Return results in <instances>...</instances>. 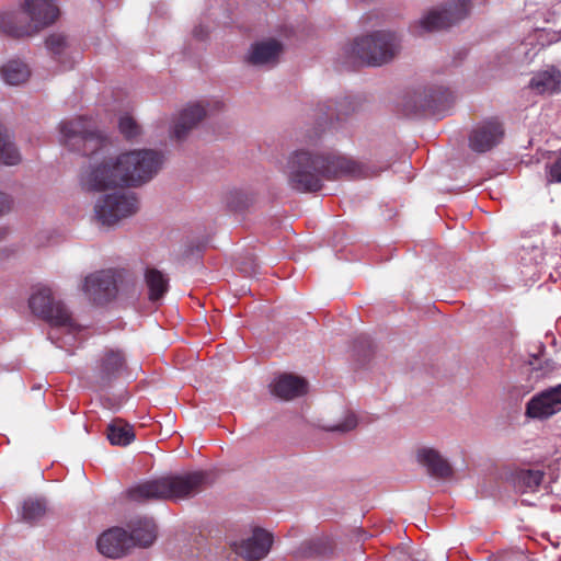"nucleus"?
<instances>
[{
    "label": "nucleus",
    "instance_id": "obj_7",
    "mask_svg": "<svg viewBox=\"0 0 561 561\" xmlns=\"http://www.w3.org/2000/svg\"><path fill=\"white\" fill-rule=\"evenodd\" d=\"M24 10L34 22L19 25L12 16H5L0 21L1 31L14 38L32 36L36 31L53 24L59 16V9L55 0H25Z\"/></svg>",
    "mask_w": 561,
    "mask_h": 561
},
{
    "label": "nucleus",
    "instance_id": "obj_16",
    "mask_svg": "<svg viewBox=\"0 0 561 561\" xmlns=\"http://www.w3.org/2000/svg\"><path fill=\"white\" fill-rule=\"evenodd\" d=\"M355 104L350 98H344L339 102L328 101L319 104L313 114L318 125L316 136H319L327 127L334 126V121L340 122L355 112Z\"/></svg>",
    "mask_w": 561,
    "mask_h": 561
},
{
    "label": "nucleus",
    "instance_id": "obj_22",
    "mask_svg": "<svg viewBox=\"0 0 561 561\" xmlns=\"http://www.w3.org/2000/svg\"><path fill=\"white\" fill-rule=\"evenodd\" d=\"M528 88L537 94H553L561 90V71L551 67L536 72L529 81Z\"/></svg>",
    "mask_w": 561,
    "mask_h": 561
},
{
    "label": "nucleus",
    "instance_id": "obj_20",
    "mask_svg": "<svg viewBox=\"0 0 561 561\" xmlns=\"http://www.w3.org/2000/svg\"><path fill=\"white\" fill-rule=\"evenodd\" d=\"M283 53V45L276 39H267L252 45L248 62L253 66H274Z\"/></svg>",
    "mask_w": 561,
    "mask_h": 561
},
{
    "label": "nucleus",
    "instance_id": "obj_21",
    "mask_svg": "<svg viewBox=\"0 0 561 561\" xmlns=\"http://www.w3.org/2000/svg\"><path fill=\"white\" fill-rule=\"evenodd\" d=\"M416 459L435 478L445 479L453 474L449 462L434 448H420L416 453Z\"/></svg>",
    "mask_w": 561,
    "mask_h": 561
},
{
    "label": "nucleus",
    "instance_id": "obj_12",
    "mask_svg": "<svg viewBox=\"0 0 561 561\" xmlns=\"http://www.w3.org/2000/svg\"><path fill=\"white\" fill-rule=\"evenodd\" d=\"M451 101L453 95L448 89L430 88L409 96L404 103V112L407 115L426 111L436 114L445 110Z\"/></svg>",
    "mask_w": 561,
    "mask_h": 561
},
{
    "label": "nucleus",
    "instance_id": "obj_14",
    "mask_svg": "<svg viewBox=\"0 0 561 561\" xmlns=\"http://www.w3.org/2000/svg\"><path fill=\"white\" fill-rule=\"evenodd\" d=\"M504 133L503 124L497 118H489L472 129L469 146L476 152H486L502 141Z\"/></svg>",
    "mask_w": 561,
    "mask_h": 561
},
{
    "label": "nucleus",
    "instance_id": "obj_3",
    "mask_svg": "<svg viewBox=\"0 0 561 561\" xmlns=\"http://www.w3.org/2000/svg\"><path fill=\"white\" fill-rule=\"evenodd\" d=\"M208 472L203 470L163 476L130 486L125 496L137 504L185 500L201 493L208 484Z\"/></svg>",
    "mask_w": 561,
    "mask_h": 561
},
{
    "label": "nucleus",
    "instance_id": "obj_8",
    "mask_svg": "<svg viewBox=\"0 0 561 561\" xmlns=\"http://www.w3.org/2000/svg\"><path fill=\"white\" fill-rule=\"evenodd\" d=\"M28 306L32 312L48 322L53 328H64L68 332L78 330L71 312L59 300H55L51 290L38 287L30 297Z\"/></svg>",
    "mask_w": 561,
    "mask_h": 561
},
{
    "label": "nucleus",
    "instance_id": "obj_34",
    "mask_svg": "<svg viewBox=\"0 0 561 561\" xmlns=\"http://www.w3.org/2000/svg\"><path fill=\"white\" fill-rule=\"evenodd\" d=\"M194 35H195L196 37L203 38V37H204L203 30H202V28H199V27H196V28L194 30Z\"/></svg>",
    "mask_w": 561,
    "mask_h": 561
},
{
    "label": "nucleus",
    "instance_id": "obj_18",
    "mask_svg": "<svg viewBox=\"0 0 561 561\" xmlns=\"http://www.w3.org/2000/svg\"><path fill=\"white\" fill-rule=\"evenodd\" d=\"M272 545V534L262 528H255L252 536L242 541L240 554L250 561H257L268 553Z\"/></svg>",
    "mask_w": 561,
    "mask_h": 561
},
{
    "label": "nucleus",
    "instance_id": "obj_10",
    "mask_svg": "<svg viewBox=\"0 0 561 561\" xmlns=\"http://www.w3.org/2000/svg\"><path fill=\"white\" fill-rule=\"evenodd\" d=\"M470 0H449L442 10H432L415 26L414 32H434L447 28L465 19L470 11Z\"/></svg>",
    "mask_w": 561,
    "mask_h": 561
},
{
    "label": "nucleus",
    "instance_id": "obj_30",
    "mask_svg": "<svg viewBox=\"0 0 561 561\" xmlns=\"http://www.w3.org/2000/svg\"><path fill=\"white\" fill-rule=\"evenodd\" d=\"M118 127L126 139H134L140 134L139 125L129 115H124L119 118Z\"/></svg>",
    "mask_w": 561,
    "mask_h": 561
},
{
    "label": "nucleus",
    "instance_id": "obj_25",
    "mask_svg": "<svg viewBox=\"0 0 561 561\" xmlns=\"http://www.w3.org/2000/svg\"><path fill=\"white\" fill-rule=\"evenodd\" d=\"M545 473L541 470L522 469L514 476L515 486L519 492H535L543 480Z\"/></svg>",
    "mask_w": 561,
    "mask_h": 561
},
{
    "label": "nucleus",
    "instance_id": "obj_29",
    "mask_svg": "<svg viewBox=\"0 0 561 561\" xmlns=\"http://www.w3.org/2000/svg\"><path fill=\"white\" fill-rule=\"evenodd\" d=\"M67 46V37L62 34L55 33L46 38V47L55 56V58L59 59Z\"/></svg>",
    "mask_w": 561,
    "mask_h": 561
},
{
    "label": "nucleus",
    "instance_id": "obj_28",
    "mask_svg": "<svg viewBox=\"0 0 561 561\" xmlns=\"http://www.w3.org/2000/svg\"><path fill=\"white\" fill-rule=\"evenodd\" d=\"M46 513V504L42 500L28 499L24 501L22 516L27 522H35Z\"/></svg>",
    "mask_w": 561,
    "mask_h": 561
},
{
    "label": "nucleus",
    "instance_id": "obj_2",
    "mask_svg": "<svg viewBox=\"0 0 561 561\" xmlns=\"http://www.w3.org/2000/svg\"><path fill=\"white\" fill-rule=\"evenodd\" d=\"M164 157L151 149L134 150L83 171L80 184L87 192H102L117 186H138L150 181L161 169Z\"/></svg>",
    "mask_w": 561,
    "mask_h": 561
},
{
    "label": "nucleus",
    "instance_id": "obj_6",
    "mask_svg": "<svg viewBox=\"0 0 561 561\" xmlns=\"http://www.w3.org/2000/svg\"><path fill=\"white\" fill-rule=\"evenodd\" d=\"M59 129L65 146L82 156H93L108 146V139L92 118L80 116L64 121Z\"/></svg>",
    "mask_w": 561,
    "mask_h": 561
},
{
    "label": "nucleus",
    "instance_id": "obj_4",
    "mask_svg": "<svg viewBox=\"0 0 561 561\" xmlns=\"http://www.w3.org/2000/svg\"><path fill=\"white\" fill-rule=\"evenodd\" d=\"M130 533L121 527L104 531L98 539L100 553L108 558H121L133 547H149L157 538L152 518H139L129 523Z\"/></svg>",
    "mask_w": 561,
    "mask_h": 561
},
{
    "label": "nucleus",
    "instance_id": "obj_5",
    "mask_svg": "<svg viewBox=\"0 0 561 561\" xmlns=\"http://www.w3.org/2000/svg\"><path fill=\"white\" fill-rule=\"evenodd\" d=\"M401 48L396 33L377 31L357 37L345 48V54L354 64L381 66L391 61Z\"/></svg>",
    "mask_w": 561,
    "mask_h": 561
},
{
    "label": "nucleus",
    "instance_id": "obj_26",
    "mask_svg": "<svg viewBox=\"0 0 561 561\" xmlns=\"http://www.w3.org/2000/svg\"><path fill=\"white\" fill-rule=\"evenodd\" d=\"M22 157L12 141L8 130L0 124V162L5 165H16L21 162Z\"/></svg>",
    "mask_w": 561,
    "mask_h": 561
},
{
    "label": "nucleus",
    "instance_id": "obj_15",
    "mask_svg": "<svg viewBox=\"0 0 561 561\" xmlns=\"http://www.w3.org/2000/svg\"><path fill=\"white\" fill-rule=\"evenodd\" d=\"M561 411V383L534 396L526 404V415L531 419H548Z\"/></svg>",
    "mask_w": 561,
    "mask_h": 561
},
{
    "label": "nucleus",
    "instance_id": "obj_32",
    "mask_svg": "<svg viewBox=\"0 0 561 561\" xmlns=\"http://www.w3.org/2000/svg\"><path fill=\"white\" fill-rule=\"evenodd\" d=\"M357 425V417L354 413H350L345 416L344 421L336 426H334L333 431H340V432H348L356 427Z\"/></svg>",
    "mask_w": 561,
    "mask_h": 561
},
{
    "label": "nucleus",
    "instance_id": "obj_11",
    "mask_svg": "<svg viewBox=\"0 0 561 561\" xmlns=\"http://www.w3.org/2000/svg\"><path fill=\"white\" fill-rule=\"evenodd\" d=\"M127 369L126 356L123 351L105 348L95 362L91 374V383L103 389L118 379Z\"/></svg>",
    "mask_w": 561,
    "mask_h": 561
},
{
    "label": "nucleus",
    "instance_id": "obj_23",
    "mask_svg": "<svg viewBox=\"0 0 561 561\" xmlns=\"http://www.w3.org/2000/svg\"><path fill=\"white\" fill-rule=\"evenodd\" d=\"M106 437L113 446H127L135 440L134 427L123 419H114L107 425Z\"/></svg>",
    "mask_w": 561,
    "mask_h": 561
},
{
    "label": "nucleus",
    "instance_id": "obj_19",
    "mask_svg": "<svg viewBox=\"0 0 561 561\" xmlns=\"http://www.w3.org/2000/svg\"><path fill=\"white\" fill-rule=\"evenodd\" d=\"M271 392L283 400H293L307 392V381L293 374H283L271 383Z\"/></svg>",
    "mask_w": 561,
    "mask_h": 561
},
{
    "label": "nucleus",
    "instance_id": "obj_1",
    "mask_svg": "<svg viewBox=\"0 0 561 561\" xmlns=\"http://www.w3.org/2000/svg\"><path fill=\"white\" fill-rule=\"evenodd\" d=\"M284 173L290 188L300 193L320 191L323 180L341 176L362 179L370 175L367 168L355 160L334 152L308 149L293 151L287 158Z\"/></svg>",
    "mask_w": 561,
    "mask_h": 561
},
{
    "label": "nucleus",
    "instance_id": "obj_31",
    "mask_svg": "<svg viewBox=\"0 0 561 561\" xmlns=\"http://www.w3.org/2000/svg\"><path fill=\"white\" fill-rule=\"evenodd\" d=\"M549 181L561 183V152L549 165Z\"/></svg>",
    "mask_w": 561,
    "mask_h": 561
},
{
    "label": "nucleus",
    "instance_id": "obj_27",
    "mask_svg": "<svg viewBox=\"0 0 561 561\" xmlns=\"http://www.w3.org/2000/svg\"><path fill=\"white\" fill-rule=\"evenodd\" d=\"M0 71L3 80L11 85L21 84L30 77L27 65L19 60H10Z\"/></svg>",
    "mask_w": 561,
    "mask_h": 561
},
{
    "label": "nucleus",
    "instance_id": "obj_9",
    "mask_svg": "<svg viewBox=\"0 0 561 561\" xmlns=\"http://www.w3.org/2000/svg\"><path fill=\"white\" fill-rule=\"evenodd\" d=\"M139 209V202L133 193H113L100 198L94 213L96 220L103 226H113L119 220L135 215Z\"/></svg>",
    "mask_w": 561,
    "mask_h": 561
},
{
    "label": "nucleus",
    "instance_id": "obj_13",
    "mask_svg": "<svg viewBox=\"0 0 561 561\" xmlns=\"http://www.w3.org/2000/svg\"><path fill=\"white\" fill-rule=\"evenodd\" d=\"M82 289L93 304L104 305L117 293L115 273L107 270L90 274L85 277Z\"/></svg>",
    "mask_w": 561,
    "mask_h": 561
},
{
    "label": "nucleus",
    "instance_id": "obj_24",
    "mask_svg": "<svg viewBox=\"0 0 561 561\" xmlns=\"http://www.w3.org/2000/svg\"><path fill=\"white\" fill-rule=\"evenodd\" d=\"M145 282L149 290V299L156 301L161 299L169 288V279L157 268H147Z\"/></svg>",
    "mask_w": 561,
    "mask_h": 561
},
{
    "label": "nucleus",
    "instance_id": "obj_33",
    "mask_svg": "<svg viewBox=\"0 0 561 561\" xmlns=\"http://www.w3.org/2000/svg\"><path fill=\"white\" fill-rule=\"evenodd\" d=\"M10 209V199L9 196L0 193V216L5 214Z\"/></svg>",
    "mask_w": 561,
    "mask_h": 561
},
{
    "label": "nucleus",
    "instance_id": "obj_17",
    "mask_svg": "<svg viewBox=\"0 0 561 561\" xmlns=\"http://www.w3.org/2000/svg\"><path fill=\"white\" fill-rule=\"evenodd\" d=\"M208 111L205 105L201 102L188 104L180 114L173 131L172 138L178 141L186 139L188 133L197 126L204 117H206Z\"/></svg>",
    "mask_w": 561,
    "mask_h": 561
}]
</instances>
